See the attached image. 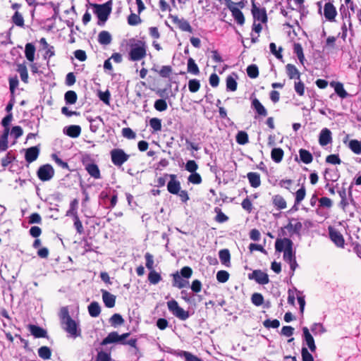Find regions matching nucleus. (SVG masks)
<instances>
[{
	"label": "nucleus",
	"instance_id": "1",
	"mask_svg": "<svg viewBox=\"0 0 361 361\" xmlns=\"http://www.w3.org/2000/svg\"><path fill=\"white\" fill-rule=\"evenodd\" d=\"M147 44L145 41L137 40L131 44L129 59L133 61H140L144 59L147 55Z\"/></svg>",
	"mask_w": 361,
	"mask_h": 361
},
{
	"label": "nucleus",
	"instance_id": "2",
	"mask_svg": "<svg viewBox=\"0 0 361 361\" xmlns=\"http://www.w3.org/2000/svg\"><path fill=\"white\" fill-rule=\"evenodd\" d=\"M94 8V13L97 16L100 22L99 25H104V23L108 20L109 15L111 14L112 9V3L111 1H107L103 4H92Z\"/></svg>",
	"mask_w": 361,
	"mask_h": 361
},
{
	"label": "nucleus",
	"instance_id": "3",
	"mask_svg": "<svg viewBox=\"0 0 361 361\" xmlns=\"http://www.w3.org/2000/svg\"><path fill=\"white\" fill-rule=\"evenodd\" d=\"M61 325L70 337L76 338L81 336V329L78 322L73 319H67Z\"/></svg>",
	"mask_w": 361,
	"mask_h": 361
},
{
	"label": "nucleus",
	"instance_id": "4",
	"mask_svg": "<svg viewBox=\"0 0 361 361\" xmlns=\"http://www.w3.org/2000/svg\"><path fill=\"white\" fill-rule=\"evenodd\" d=\"M167 307L169 310L177 318L180 320L185 321L186 320L190 314L188 311L184 310L182 307H180L177 301L175 300H171L167 302Z\"/></svg>",
	"mask_w": 361,
	"mask_h": 361
},
{
	"label": "nucleus",
	"instance_id": "5",
	"mask_svg": "<svg viewBox=\"0 0 361 361\" xmlns=\"http://www.w3.org/2000/svg\"><path fill=\"white\" fill-rule=\"evenodd\" d=\"M110 154L111 161L116 166H122L130 157L121 149H112Z\"/></svg>",
	"mask_w": 361,
	"mask_h": 361
},
{
	"label": "nucleus",
	"instance_id": "6",
	"mask_svg": "<svg viewBox=\"0 0 361 361\" xmlns=\"http://www.w3.org/2000/svg\"><path fill=\"white\" fill-rule=\"evenodd\" d=\"M54 169L51 164L41 166L37 172V177L43 182L50 180L54 176Z\"/></svg>",
	"mask_w": 361,
	"mask_h": 361
},
{
	"label": "nucleus",
	"instance_id": "7",
	"mask_svg": "<svg viewBox=\"0 0 361 361\" xmlns=\"http://www.w3.org/2000/svg\"><path fill=\"white\" fill-rule=\"evenodd\" d=\"M129 333H126L122 335H119L117 332L113 331L108 334V336L103 339L101 344L106 345L114 343H125L124 340L129 336Z\"/></svg>",
	"mask_w": 361,
	"mask_h": 361
},
{
	"label": "nucleus",
	"instance_id": "8",
	"mask_svg": "<svg viewBox=\"0 0 361 361\" xmlns=\"http://www.w3.org/2000/svg\"><path fill=\"white\" fill-rule=\"evenodd\" d=\"M169 18L171 20V22L176 25L180 30L190 33L192 32V27L190 26L188 21L185 19L179 18L177 16L173 15H170Z\"/></svg>",
	"mask_w": 361,
	"mask_h": 361
},
{
	"label": "nucleus",
	"instance_id": "9",
	"mask_svg": "<svg viewBox=\"0 0 361 361\" xmlns=\"http://www.w3.org/2000/svg\"><path fill=\"white\" fill-rule=\"evenodd\" d=\"M329 234L330 239L338 247H343L345 245V240L343 235L334 228L329 227Z\"/></svg>",
	"mask_w": 361,
	"mask_h": 361
},
{
	"label": "nucleus",
	"instance_id": "10",
	"mask_svg": "<svg viewBox=\"0 0 361 361\" xmlns=\"http://www.w3.org/2000/svg\"><path fill=\"white\" fill-rule=\"evenodd\" d=\"M165 176L170 178V180L167 184L168 191L173 195L178 194L180 190V183L177 180V176L175 174H166Z\"/></svg>",
	"mask_w": 361,
	"mask_h": 361
},
{
	"label": "nucleus",
	"instance_id": "11",
	"mask_svg": "<svg viewBox=\"0 0 361 361\" xmlns=\"http://www.w3.org/2000/svg\"><path fill=\"white\" fill-rule=\"evenodd\" d=\"M229 10L232 13V16L234 18L235 20L239 25H243L245 23V18L241 11L236 6L235 4L231 2L228 6Z\"/></svg>",
	"mask_w": 361,
	"mask_h": 361
},
{
	"label": "nucleus",
	"instance_id": "12",
	"mask_svg": "<svg viewBox=\"0 0 361 361\" xmlns=\"http://www.w3.org/2000/svg\"><path fill=\"white\" fill-rule=\"evenodd\" d=\"M337 15L335 6L331 2L326 3L324 7V16L325 18L330 21H334Z\"/></svg>",
	"mask_w": 361,
	"mask_h": 361
},
{
	"label": "nucleus",
	"instance_id": "13",
	"mask_svg": "<svg viewBox=\"0 0 361 361\" xmlns=\"http://www.w3.org/2000/svg\"><path fill=\"white\" fill-rule=\"evenodd\" d=\"M275 248L278 252H285L286 250L293 248V242L287 238L277 239L275 243Z\"/></svg>",
	"mask_w": 361,
	"mask_h": 361
},
{
	"label": "nucleus",
	"instance_id": "14",
	"mask_svg": "<svg viewBox=\"0 0 361 361\" xmlns=\"http://www.w3.org/2000/svg\"><path fill=\"white\" fill-rule=\"evenodd\" d=\"M39 147L37 146L31 147L25 149V161L30 164L35 161L39 154Z\"/></svg>",
	"mask_w": 361,
	"mask_h": 361
},
{
	"label": "nucleus",
	"instance_id": "15",
	"mask_svg": "<svg viewBox=\"0 0 361 361\" xmlns=\"http://www.w3.org/2000/svg\"><path fill=\"white\" fill-rule=\"evenodd\" d=\"M252 13L255 20L261 23L267 21V16L264 8H259L255 4H252Z\"/></svg>",
	"mask_w": 361,
	"mask_h": 361
},
{
	"label": "nucleus",
	"instance_id": "16",
	"mask_svg": "<svg viewBox=\"0 0 361 361\" xmlns=\"http://www.w3.org/2000/svg\"><path fill=\"white\" fill-rule=\"evenodd\" d=\"M332 142V134L329 129L323 128L319 136V143L321 146H326Z\"/></svg>",
	"mask_w": 361,
	"mask_h": 361
},
{
	"label": "nucleus",
	"instance_id": "17",
	"mask_svg": "<svg viewBox=\"0 0 361 361\" xmlns=\"http://www.w3.org/2000/svg\"><path fill=\"white\" fill-rule=\"evenodd\" d=\"M302 332L304 340L306 342L307 345L308 346L311 352H314L316 350L314 340L311 334L310 333L308 328L306 326L303 327Z\"/></svg>",
	"mask_w": 361,
	"mask_h": 361
},
{
	"label": "nucleus",
	"instance_id": "18",
	"mask_svg": "<svg viewBox=\"0 0 361 361\" xmlns=\"http://www.w3.org/2000/svg\"><path fill=\"white\" fill-rule=\"evenodd\" d=\"M252 279L255 280L258 283L262 285H265L269 283V276L268 275L262 271L261 270H255L252 273Z\"/></svg>",
	"mask_w": 361,
	"mask_h": 361
},
{
	"label": "nucleus",
	"instance_id": "19",
	"mask_svg": "<svg viewBox=\"0 0 361 361\" xmlns=\"http://www.w3.org/2000/svg\"><path fill=\"white\" fill-rule=\"evenodd\" d=\"M102 300L105 306L111 308L115 306L116 296L105 290H102Z\"/></svg>",
	"mask_w": 361,
	"mask_h": 361
},
{
	"label": "nucleus",
	"instance_id": "20",
	"mask_svg": "<svg viewBox=\"0 0 361 361\" xmlns=\"http://www.w3.org/2000/svg\"><path fill=\"white\" fill-rule=\"evenodd\" d=\"M189 281L184 279L178 272L173 274V286L179 289L187 287Z\"/></svg>",
	"mask_w": 361,
	"mask_h": 361
},
{
	"label": "nucleus",
	"instance_id": "21",
	"mask_svg": "<svg viewBox=\"0 0 361 361\" xmlns=\"http://www.w3.org/2000/svg\"><path fill=\"white\" fill-rule=\"evenodd\" d=\"M85 168L91 177L95 179H99L101 178L99 169L96 164L88 163L85 164Z\"/></svg>",
	"mask_w": 361,
	"mask_h": 361
},
{
	"label": "nucleus",
	"instance_id": "22",
	"mask_svg": "<svg viewBox=\"0 0 361 361\" xmlns=\"http://www.w3.org/2000/svg\"><path fill=\"white\" fill-rule=\"evenodd\" d=\"M271 202L274 207L278 210H282L287 207L286 200L281 195H275L271 198Z\"/></svg>",
	"mask_w": 361,
	"mask_h": 361
},
{
	"label": "nucleus",
	"instance_id": "23",
	"mask_svg": "<svg viewBox=\"0 0 361 361\" xmlns=\"http://www.w3.org/2000/svg\"><path fill=\"white\" fill-rule=\"evenodd\" d=\"M302 228V223L297 219H292L286 226V228L292 233H299Z\"/></svg>",
	"mask_w": 361,
	"mask_h": 361
},
{
	"label": "nucleus",
	"instance_id": "24",
	"mask_svg": "<svg viewBox=\"0 0 361 361\" xmlns=\"http://www.w3.org/2000/svg\"><path fill=\"white\" fill-rule=\"evenodd\" d=\"M28 329L31 334L35 338H45L47 337V331L38 326L34 324H30Z\"/></svg>",
	"mask_w": 361,
	"mask_h": 361
},
{
	"label": "nucleus",
	"instance_id": "25",
	"mask_svg": "<svg viewBox=\"0 0 361 361\" xmlns=\"http://www.w3.org/2000/svg\"><path fill=\"white\" fill-rule=\"evenodd\" d=\"M64 133L71 137H78L81 133V128L78 125H71L63 130Z\"/></svg>",
	"mask_w": 361,
	"mask_h": 361
},
{
	"label": "nucleus",
	"instance_id": "26",
	"mask_svg": "<svg viewBox=\"0 0 361 361\" xmlns=\"http://www.w3.org/2000/svg\"><path fill=\"white\" fill-rule=\"evenodd\" d=\"M330 85L334 88L335 92L342 99L346 98L348 92L343 87V85L340 82H331Z\"/></svg>",
	"mask_w": 361,
	"mask_h": 361
},
{
	"label": "nucleus",
	"instance_id": "27",
	"mask_svg": "<svg viewBox=\"0 0 361 361\" xmlns=\"http://www.w3.org/2000/svg\"><path fill=\"white\" fill-rule=\"evenodd\" d=\"M252 107L255 110L259 116H266L267 115V109L257 98L252 99Z\"/></svg>",
	"mask_w": 361,
	"mask_h": 361
},
{
	"label": "nucleus",
	"instance_id": "28",
	"mask_svg": "<svg viewBox=\"0 0 361 361\" xmlns=\"http://www.w3.org/2000/svg\"><path fill=\"white\" fill-rule=\"evenodd\" d=\"M286 70L290 79H300V73L295 66L288 63L286 66Z\"/></svg>",
	"mask_w": 361,
	"mask_h": 361
},
{
	"label": "nucleus",
	"instance_id": "29",
	"mask_svg": "<svg viewBox=\"0 0 361 361\" xmlns=\"http://www.w3.org/2000/svg\"><path fill=\"white\" fill-rule=\"evenodd\" d=\"M250 185L253 188H258L261 185L260 176L256 172H250L247 174Z\"/></svg>",
	"mask_w": 361,
	"mask_h": 361
},
{
	"label": "nucleus",
	"instance_id": "30",
	"mask_svg": "<svg viewBox=\"0 0 361 361\" xmlns=\"http://www.w3.org/2000/svg\"><path fill=\"white\" fill-rule=\"evenodd\" d=\"M8 135L9 130L4 129L2 135L0 136V152H5L8 148Z\"/></svg>",
	"mask_w": 361,
	"mask_h": 361
},
{
	"label": "nucleus",
	"instance_id": "31",
	"mask_svg": "<svg viewBox=\"0 0 361 361\" xmlns=\"http://www.w3.org/2000/svg\"><path fill=\"white\" fill-rule=\"evenodd\" d=\"M112 40L111 35L108 31L103 30L98 35V42L102 45H108Z\"/></svg>",
	"mask_w": 361,
	"mask_h": 361
},
{
	"label": "nucleus",
	"instance_id": "32",
	"mask_svg": "<svg viewBox=\"0 0 361 361\" xmlns=\"http://www.w3.org/2000/svg\"><path fill=\"white\" fill-rule=\"evenodd\" d=\"M78 200L77 199H74L70 203L69 209L66 212V216H71L75 218V216H78Z\"/></svg>",
	"mask_w": 361,
	"mask_h": 361
},
{
	"label": "nucleus",
	"instance_id": "33",
	"mask_svg": "<svg viewBox=\"0 0 361 361\" xmlns=\"http://www.w3.org/2000/svg\"><path fill=\"white\" fill-rule=\"evenodd\" d=\"M299 155L300 160L306 164H310L313 160L312 154L305 149H300L299 150Z\"/></svg>",
	"mask_w": 361,
	"mask_h": 361
},
{
	"label": "nucleus",
	"instance_id": "34",
	"mask_svg": "<svg viewBox=\"0 0 361 361\" xmlns=\"http://www.w3.org/2000/svg\"><path fill=\"white\" fill-rule=\"evenodd\" d=\"M35 46L31 43H27L25 45V54L26 59L32 62L35 59Z\"/></svg>",
	"mask_w": 361,
	"mask_h": 361
},
{
	"label": "nucleus",
	"instance_id": "35",
	"mask_svg": "<svg viewBox=\"0 0 361 361\" xmlns=\"http://www.w3.org/2000/svg\"><path fill=\"white\" fill-rule=\"evenodd\" d=\"M348 147L354 154H361V140H350L348 142Z\"/></svg>",
	"mask_w": 361,
	"mask_h": 361
},
{
	"label": "nucleus",
	"instance_id": "36",
	"mask_svg": "<svg viewBox=\"0 0 361 361\" xmlns=\"http://www.w3.org/2000/svg\"><path fill=\"white\" fill-rule=\"evenodd\" d=\"M283 151L281 148H274L271 152V159L276 163H280L283 157Z\"/></svg>",
	"mask_w": 361,
	"mask_h": 361
},
{
	"label": "nucleus",
	"instance_id": "37",
	"mask_svg": "<svg viewBox=\"0 0 361 361\" xmlns=\"http://www.w3.org/2000/svg\"><path fill=\"white\" fill-rule=\"evenodd\" d=\"M88 312L92 317H97L101 312V308L97 302H92L88 306Z\"/></svg>",
	"mask_w": 361,
	"mask_h": 361
},
{
	"label": "nucleus",
	"instance_id": "38",
	"mask_svg": "<svg viewBox=\"0 0 361 361\" xmlns=\"http://www.w3.org/2000/svg\"><path fill=\"white\" fill-rule=\"evenodd\" d=\"M187 70L188 73L195 75H197L200 73L199 68L195 60L192 58H189L188 60Z\"/></svg>",
	"mask_w": 361,
	"mask_h": 361
},
{
	"label": "nucleus",
	"instance_id": "39",
	"mask_svg": "<svg viewBox=\"0 0 361 361\" xmlns=\"http://www.w3.org/2000/svg\"><path fill=\"white\" fill-rule=\"evenodd\" d=\"M219 259L221 261V262L226 265V266H228V264L230 263V259H231V255H230V252L228 251V250L227 249H224V250H221L219 251Z\"/></svg>",
	"mask_w": 361,
	"mask_h": 361
},
{
	"label": "nucleus",
	"instance_id": "40",
	"mask_svg": "<svg viewBox=\"0 0 361 361\" xmlns=\"http://www.w3.org/2000/svg\"><path fill=\"white\" fill-rule=\"evenodd\" d=\"M12 22L13 24H15L16 26L23 27H24V18L23 15L16 11L13 16L11 18Z\"/></svg>",
	"mask_w": 361,
	"mask_h": 361
},
{
	"label": "nucleus",
	"instance_id": "41",
	"mask_svg": "<svg viewBox=\"0 0 361 361\" xmlns=\"http://www.w3.org/2000/svg\"><path fill=\"white\" fill-rule=\"evenodd\" d=\"M294 53L297 55L298 60L302 64H304L305 56L303 54V49L300 44L295 43L293 46Z\"/></svg>",
	"mask_w": 361,
	"mask_h": 361
},
{
	"label": "nucleus",
	"instance_id": "42",
	"mask_svg": "<svg viewBox=\"0 0 361 361\" xmlns=\"http://www.w3.org/2000/svg\"><path fill=\"white\" fill-rule=\"evenodd\" d=\"M109 322L111 326L116 327L122 325L124 323V319L121 314L116 313L111 317Z\"/></svg>",
	"mask_w": 361,
	"mask_h": 361
},
{
	"label": "nucleus",
	"instance_id": "43",
	"mask_svg": "<svg viewBox=\"0 0 361 361\" xmlns=\"http://www.w3.org/2000/svg\"><path fill=\"white\" fill-rule=\"evenodd\" d=\"M148 280L151 284L156 285L161 280V276L155 270H152L148 275Z\"/></svg>",
	"mask_w": 361,
	"mask_h": 361
},
{
	"label": "nucleus",
	"instance_id": "44",
	"mask_svg": "<svg viewBox=\"0 0 361 361\" xmlns=\"http://www.w3.org/2000/svg\"><path fill=\"white\" fill-rule=\"evenodd\" d=\"M17 71L20 74L21 80L24 82L27 83L28 81V73L26 66L23 64H19L18 66Z\"/></svg>",
	"mask_w": 361,
	"mask_h": 361
},
{
	"label": "nucleus",
	"instance_id": "45",
	"mask_svg": "<svg viewBox=\"0 0 361 361\" xmlns=\"http://www.w3.org/2000/svg\"><path fill=\"white\" fill-rule=\"evenodd\" d=\"M236 142L239 145H245L249 142L248 135L245 131H239L236 135Z\"/></svg>",
	"mask_w": 361,
	"mask_h": 361
},
{
	"label": "nucleus",
	"instance_id": "46",
	"mask_svg": "<svg viewBox=\"0 0 361 361\" xmlns=\"http://www.w3.org/2000/svg\"><path fill=\"white\" fill-rule=\"evenodd\" d=\"M16 159V157L12 151H9L6 154L5 157L1 159V165L3 167H6L9 164Z\"/></svg>",
	"mask_w": 361,
	"mask_h": 361
},
{
	"label": "nucleus",
	"instance_id": "47",
	"mask_svg": "<svg viewBox=\"0 0 361 361\" xmlns=\"http://www.w3.org/2000/svg\"><path fill=\"white\" fill-rule=\"evenodd\" d=\"M64 98L67 104H73L77 101V94L74 91L69 90L66 92Z\"/></svg>",
	"mask_w": 361,
	"mask_h": 361
},
{
	"label": "nucleus",
	"instance_id": "48",
	"mask_svg": "<svg viewBox=\"0 0 361 361\" xmlns=\"http://www.w3.org/2000/svg\"><path fill=\"white\" fill-rule=\"evenodd\" d=\"M247 74L250 78H256L259 75L258 67L255 64H252L247 68Z\"/></svg>",
	"mask_w": 361,
	"mask_h": 361
},
{
	"label": "nucleus",
	"instance_id": "49",
	"mask_svg": "<svg viewBox=\"0 0 361 361\" xmlns=\"http://www.w3.org/2000/svg\"><path fill=\"white\" fill-rule=\"evenodd\" d=\"M38 355L44 360L49 359L51 355V350L47 346H42L38 349Z\"/></svg>",
	"mask_w": 361,
	"mask_h": 361
},
{
	"label": "nucleus",
	"instance_id": "50",
	"mask_svg": "<svg viewBox=\"0 0 361 361\" xmlns=\"http://www.w3.org/2000/svg\"><path fill=\"white\" fill-rule=\"evenodd\" d=\"M306 190L304 186H302L295 192V204H299L305 197Z\"/></svg>",
	"mask_w": 361,
	"mask_h": 361
},
{
	"label": "nucleus",
	"instance_id": "51",
	"mask_svg": "<svg viewBox=\"0 0 361 361\" xmlns=\"http://www.w3.org/2000/svg\"><path fill=\"white\" fill-rule=\"evenodd\" d=\"M154 106V109L159 111H166L168 108V105L166 100L162 99L156 100Z\"/></svg>",
	"mask_w": 361,
	"mask_h": 361
},
{
	"label": "nucleus",
	"instance_id": "52",
	"mask_svg": "<svg viewBox=\"0 0 361 361\" xmlns=\"http://www.w3.org/2000/svg\"><path fill=\"white\" fill-rule=\"evenodd\" d=\"M149 126L154 131H160L161 130V120L157 118H152L149 120Z\"/></svg>",
	"mask_w": 361,
	"mask_h": 361
},
{
	"label": "nucleus",
	"instance_id": "53",
	"mask_svg": "<svg viewBox=\"0 0 361 361\" xmlns=\"http://www.w3.org/2000/svg\"><path fill=\"white\" fill-rule=\"evenodd\" d=\"M200 87V81L197 79H191L188 82V89L191 92H196Z\"/></svg>",
	"mask_w": 361,
	"mask_h": 361
},
{
	"label": "nucleus",
	"instance_id": "54",
	"mask_svg": "<svg viewBox=\"0 0 361 361\" xmlns=\"http://www.w3.org/2000/svg\"><path fill=\"white\" fill-rule=\"evenodd\" d=\"M185 169L190 173H195L198 169V165L194 160H188L185 165Z\"/></svg>",
	"mask_w": 361,
	"mask_h": 361
},
{
	"label": "nucleus",
	"instance_id": "55",
	"mask_svg": "<svg viewBox=\"0 0 361 361\" xmlns=\"http://www.w3.org/2000/svg\"><path fill=\"white\" fill-rule=\"evenodd\" d=\"M226 89L233 92L237 89V82L232 76H228L226 78Z\"/></svg>",
	"mask_w": 361,
	"mask_h": 361
},
{
	"label": "nucleus",
	"instance_id": "56",
	"mask_svg": "<svg viewBox=\"0 0 361 361\" xmlns=\"http://www.w3.org/2000/svg\"><path fill=\"white\" fill-rule=\"evenodd\" d=\"M188 180L189 183L192 184H200L202 183V177L201 176L197 173H192L188 178Z\"/></svg>",
	"mask_w": 361,
	"mask_h": 361
},
{
	"label": "nucleus",
	"instance_id": "57",
	"mask_svg": "<svg viewBox=\"0 0 361 361\" xmlns=\"http://www.w3.org/2000/svg\"><path fill=\"white\" fill-rule=\"evenodd\" d=\"M141 23V19L139 15L131 13L128 18V23L130 25H137Z\"/></svg>",
	"mask_w": 361,
	"mask_h": 361
},
{
	"label": "nucleus",
	"instance_id": "58",
	"mask_svg": "<svg viewBox=\"0 0 361 361\" xmlns=\"http://www.w3.org/2000/svg\"><path fill=\"white\" fill-rule=\"evenodd\" d=\"M229 279V274L224 270L219 271L216 274V279L220 283H225Z\"/></svg>",
	"mask_w": 361,
	"mask_h": 361
},
{
	"label": "nucleus",
	"instance_id": "59",
	"mask_svg": "<svg viewBox=\"0 0 361 361\" xmlns=\"http://www.w3.org/2000/svg\"><path fill=\"white\" fill-rule=\"evenodd\" d=\"M98 96L101 101H102L104 104L109 105L111 94L109 90L105 92L99 91Z\"/></svg>",
	"mask_w": 361,
	"mask_h": 361
},
{
	"label": "nucleus",
	"instance_id": "60",
	"mask_svg": "<svg viewBox=\"0 0 361 361\" xmlns=\"http://www.w3.org/2000/svg\"><path fill=\"white\" fill-rule=\"evenodd\" d=\"M294 89L295 91L297 92V94L300 96H303L305 94V85L304 83L300 80H298V82H295L294 85Z\"/></svg>",
	"mask_w": 361,
	"mask_h": 361
},
{
	"label": "nucleus",
	"instance_id": "61",
	"mask_svg": "<svg viewBox=\"0 0 361 361\" xmlns=\"http://www.w3.org/2000/svg\"><path fill=\"white\" fill-rule=\"evenodd\" d=\"M251 300L255 305L259 306L262 305L264 298L262 294L255 293L252 295Z\"/></svg>",
	"mask_w": 361,
	"mask_h": 361
},
{
	"label": "nucleus",
	"instance_id": "62",
	"mask_svg": "<svg viewBox=\"0 0 361 361\" xmlns=\"http://www.w3.org/2000/svg\"><path fill=\"white\" fill-rule=\"evenodd\" d=\"M263 325L264 327L268 328V329H269V328L276 329L279 326L280 322L278 319H273V320L266 319L265 321H264Z\"/></svg>",
	"mask_w": 361,
	"mask_h": 361
},
{
	"label": "nucleus",
	"instance_id": "63",
	"mask_svg": "<svg viewBox=\"0 0 361 361\" xmlns=\"http://www.w3.org/2000/svg\"><path fill=\"white\" fill-rule=\"evenodd\" d=\"M311 331H312V333L314 335H316V334H322L323 333L325 332V329L322 326V324H321L319 323H314L311 326Z\"/></svg>",
	"mask_w": 361,
	"mask_h": 361
},
{
	"label": "nucleus",
	"instance_id": "64",
	"mask_svg": "<svg viewBox=\"0 0 361 361\" xmlns=\"http://www.w3.org/2000/svg\"><path fill=\"white\" fill-rule=\"evenodd\" d=\"M301 355L302 361H314L313 356L305 347L302 348Z\"/></svg>",
	"mask_w": 361,
	"mask_h": 361
}]
</instances>
